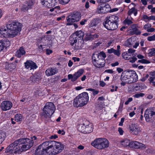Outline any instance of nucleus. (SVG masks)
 Masks as SVG:
<instances>
[{
	"label": "nucleus",
	"mask_w": 155,
	"mask_h": 155,
	"mask_svg": "<svg viewBox=\"0 0 155 155\" xmlns=\"http://www.w3.org/2000/svg\"><path fill=\"white\" fill-rule=\"evenodd\" d=\"M33 142L28 138H21L15 140L6 148L5 152L13 154H19L31 148Z\"/></svg>",
	"instance_id": "1"
},
{
	"label": "nucleus",
	"mask_w": 155,
	"mask_h": 155,
	"mask_svg": "<svg viewBox=\"0 0 155 155\" xmlns=\"http://www.w3.org/2000/svg\"><path fill=\"white\" fill-rule=\"evenodd\" d=\"M119 18L115 15L108 16L105 18L103 23L104 26L107 29L114 30L118 28Z\"/></svg>",
	"instance_id": "2"
},
{
	"label": "nucleus",
	"mask_w": 155,
	"mask_h": 155,
	"mask_svg": "<svg viewBox=\"0 0 155 155\" xmlns=\"http://www.w3.org/2000/svg\"><path fill=\"white\" fill-rule=\"evenodd\" d=\"M106 55L103 51L93 54L92 59L94 65L98 68L104 67L105 64V58Z\"/></svg>",
	"instance_id": "3"
},
{
	"label": "nucleus",
	"mask_w": 155,
	"mask_h": 155,
	"mask_svg": "<svg viewBox=\"0 0 155 155\" xmlns=\"http://www.w3.org/2000/svg\"><path fill=\"white\" fill-rule=\"evenodd\" d=\"M87 93L84 92L76 97L74 100L73 104L77 107H81L87 104L89 101Z\"/></svg>",
	"instance_id": "4"
},
{
	"label": "nucleus",
	"mask_w": 155,
	"mask_h": 155,
	"mask_svg": "<svg viewBox=\"0 0 155 155\" xmlns=\"http://www.w3.org/2000/svg\"><path fill=\"white\" fill-rule=\"evenodd\" d=\"M50 150L49 152L51 155H54L61 153L64 149L63 145L60 142L54 141H47Z\"/></svg>",
	"instance_id": "5"
},
{
	"label": "nucleus",
	"mask_w": 155,
	"mask_h": 155,
	"mask_svg": "<svg viewBox=\"0 0 155 155\" xmlns=\"http://www.w3.org/2000/svg\"><path fill=\"white\" fill-rule=\"evenodd\" d=\"M22 27V24L16 21L9 22L6 25V28L11 34L12 37L17 35L21 31Z\"/></svg>",
	"instance_id": "6"
},
{
	"label": "nucleus",
	"mask_w": 155,
	"mask_h": 155,
	"mask_svg": "<svg viewBox=\"0 0 155 155\" xmlns=\"http://www.w3.org/2000/svg\"><path fill=\"white\" fill-rule=\"evenodd\" d=\"M91 144L97 149L102 150L109 147V143L106 139L99 138L94 140Z\"/></svg>",
	"instance_id": "7"
},
{
	"label": "nucleus",
	"mask_w": 155,
	"mask_h": 155,
	"mask_svg": "<svg viewBox=\"0 0 155 155\" xmlns=\"http://www.w3.org/2000/svg\"><path fill=\"white\" fill-rule=\"evenodd\" d=\"M55 110V106L53 103L47 102L43 108L42 116L45 118H50L54 112Z\"/></svg>",
	"instance_id": "8"
},
{
	"label": "nucleus",
	"mask_w": 155,
	"mask_h": 155,
	"mask_svg": "<svg viewBox=\"0 0 155 155\" xmlns=\"http://www.w3.org/2000/svg\"><path fill=\"white\" fill-rule=\"evenodd\" d=\"M47 141L41 144L35 150V155H51Z\"/></svg>",
	"instance_id": "9"
},
{
	"label": "nucleus",
	"mask_w": 155,
	"mask_h": 155,
	"mask_svg": "<svg viewBox=\"0 0 155 155\" xmlns=\"http://www.w3.org/2000/svg\"><path fill=\"white\" fill-rule=\"evenodd\" d=\"M81 18L80 13L78 12H74L70 14L66 18L67 25H71L73 23L78 21Z\"/></svg>",
	"instance_id": "10"
},
{
	"label": "nucleus",
	"mask_w": 155,
	"mask_h": 155,
	"mask_svg": "<svg viewBox=\"0 0 155 155\" xmlns=\"http://www.w3.org/2000/svg\"><path fill=\"white\" fill-rule=\"evenodd\" d=\"M129 132L133 135H139L141 130L139 125L136 124H132L129 127Z\"/></svg>",
	"instance_id": "11"
},
{
	"label": "nucleus",
	"mask_w": 155,
	"mask_h": 155,
	"mask_svg": "<svg viewBox=\"0 0 155 155\" xmlns=\"http://www.w3.org/2000/svg\"><path fill=\"white\" fill-rule=\"evenodd\" d=\"M155 114V112L153 109L147 108L145 112L144 117L146 121L148 122H152L153 120L152 118L153 115Z\"/></svg>",
	"instance_id": "12"
},
{
	"label": "nucleus",
	"mask_w": 155,
	"mask_h": 155,
	"mask_svg": "<svg viewBox=\"0 0 155 155\" xmlns=\"http://www.w3.org/2000/svg\"><path fill=\"white\" fill-rule=\"evenodd\" d=\"M84 72V70L83 69H80L73 75L68 74V79L71 80L72 81H74L83 74Z\"/></svg>",
	"instance_id": "13"
},
{
	"label": "nucleus",
	"mask_w": 155,
	"mask_h": 155,
	"mask_svg": "<svg viewBox=\"0 0 155 155\" xmlns=\"http://www.w3.org/2000/svg\"><path fill=\"white\" fill-rule=\"evenodd\" d=\"M12 103L10 101H5L1 104V108L3 111H6L10 110L12 107Z\"/></svg>",
	"instance_id": "14"
},
{
	"label": "nucleus",
	"mask_w": 155,
	"mask_h": 155,
	"mask_svg": "<svg viewBox=\"0 0 155 155\" xmlns=\"http://www.w3.org/2000/svg\"><path fill=\"white\" fill-rule=\"evenodd\" d=\"M110 6L108 4L105 5L103 7L98 6L96 12L98 14H104L109 11Z\"/></svg>",
	"instance_id": "15"
},
{
	"label": "nucleus",
	"mask_w": 155,
	"mask_h": 155,
	"mask_svg": "<svg viewBox=\"0 0 155 155\" xmlns=\"http://www.w3.org/2000/svg\"><path fill=\"white\" fill-rule=\"evenodd\" d=\"M7 28H0V37L2 38H12Z\"/></svg>",
	"instance_id": "16"
},
{
	"label": "nucleus",
	"mask_w": 155,
	"mask_h": 155,
	"mask_svg": "<svg viewBox=\"0 0 155 155\" xmlns=\"http://www.w3.org/2000/svg\"><path fill=\"white\" fill-rule=\"evenodd\" d=\"M56 3V0H41L42 5L49 8L54 6Z\"/></svg>",
	"instance_id": "17"
},
{
	"label": "nucleus",
	"mask_w": 155,
	"mask_h": 155,
	"mask_svg": "<svg viewBox=\"0 0 155 155\" xmlns=\"http://www.w3.org/2000/svg\"><path fill=\"white\" fill-rule=\"evenodd\" d=\"M130 147L136 149H144L146 147L145 145L136 141H133L131 142Z\"/></svg>",
	"instance_id": "18"
},
{
	"label": "nucleus",
	"mask_w": 155,
	"mask_h": 155,
	"mask_svg": "<svg viewBox=\"0 0 155 155\" xmlns=\"http://www.w3.org/2000/svg\"><path fill=\"white\" fill-rule=\"evenodd\" d=\"M131 29L130 30V33L131 35H139L141 32L138 29L139 27L137 24H134L131 25Z\"/></svg>",
	"instance_id": "19"
},
{
	"label": "nucleus",
	"mask_w": 155,
	"mask_h": 155,
	"mask_svg": "<svg viewBox=\"0 0 155 155\" xmlns=\"http://www.w3.org/2000/svg\"><path fill=\"white\" fill-rule=\"evenodd\" d=\"M25 67L27 69L31 70L32 69H36L37 66L35 63L32 61L28 60L25 63Z\"/></svg>",
	"instance_id": "20"
},
{
	"label": "nucleus",
	"mask_w": 155,
	"mask_h": 155,
	"mask_svg": "<svg viewBox=\"0 0 155 155\" xmlns=\"http://www.w3.org/2000/svg\"><path fill=\"white\" fill-rule=\"evenodd\" d=\"M84 125H85V134H89L93 130V126L91 124L87 121H84Z\"/></svg>",
	"instance_id": "21"
},
{
	"label": "nucleus",
	"mask_w": 155,
	"mask_h": 155,
	"mask_svg": "<svg viewBox=\"0 0 155 155\" xmlns=\"http://www.w3.org/2000/svg\"><path fill=\"white\" fill-rule=\"evenodd\" d=\"M58 72V70L56 68H50L47 69L45 73L48 76H52L54 75Z\"/></svg>",
	"instance_id": "22"
},
{
	"label": "nucleus",
	"mask_w": 155,
	"mask_h": 155,
	"mask_svg": "<svg viewBox=\"0 0 155 155\" xmlns=\"http://www.w3.org/2000/svg\"><path fill=\"white\" fill-rule=\"evenodd\" d=\"M130 78V83H134L136 82L138 80L137 75L136 72L134 71H131Z\"/></svg>",
	"instance_id": "23"
},
{
	"label": "nucleus",
	"mask_w": 155,
	"mask_h": 155,
	"mask_svg": "<svg viewBox=\"0 0 155 155\" xmlns=\"http://www.w3.org/2000/svg\"><path fill=\"white\" fill-rule=\"evenodd\" d=\"M25 51L23 47H21L19 50L16 51L15 55L18 58H20L22 56L25 54Z\"/></svg>",
	"instance_id": "24"
},
{
	"label": "nucleus",
	"mask_w": 155,
	"mask_h": 155,
	"mask_svg": "<svg viewBox=\"0 0 155 155\" xmlns=\"http://www.w3.org/2000/svg\"><path fill=\"white\" fill-rule=\"evenodd\" d=\"M78 38L75 35H71L70 38L69 40L71 45L73 46L77 42Z\"/></svg>",
	"instance_id": "25"
},
{
	"label": "nucleus",
	"mask_w": 155,
	"mask_h": 155,
	"mask_svg": "<svg viewBox=\"0 0 155 155\" xmlns=\"http://www.w3.org/2000/svg\"><path fill=\"white\" fill-rule=\"evenodd\" d=\"M145 87V85L142 84H137L134 87V90L137 91H141L142 89H144Z\"/></svg>",
	"instance_id": "26"
},
{
	"label": "nucleus",
	"mask_w": 155,
	"mask_h": 155,
	"mask_svg": "<svg viewBox=\"0 0 155 155\" xmlns=\"http://www.w3.org/2000/svg\"><path fill=\"white\" fill-rule=\"evenodd\" d=\"M120 143L121 144L124 146L126 147L129 146L130 147L131 142L130 141L127 139H125L124 140L120 141Z\"/></svg>",
	"instance_id": "27"
},
{
	"label": "nucleus",
	"mask_w": 155,
	"mask_h": 155,
	"mask_svg": "<svg viewBox=\"0 0 155 155\" xmlns=\"http://www.w3.org/2000/svg\"><path fill=\"white\" fill-rule=\"evenodd\" d=\"M73 35H75L77 37V38H81L83 39V36L84 35V32L81 31H76Z\"/></svg>",
	"instance_id": "28"
},
{
	"label": "nucleus",
	"mask_w": 155,
	"mask_h": 155,
	"mask_svg": "<svg viewBox=\"0 0 155 155\" xmlns=\"http://www.w3.org/2000/svg\"><path fill=\"white\" fill-rule=\"evenodd\" d=\"M131 55L129 54L127 52H124L122 54L123 58L126 60H128L131 58Z\"/></svg>",
	"instance_id": "29"
},
{
	"label": "nucleus",
	"mask_w": 155,
	"mask_h": 155,
	"mask_svg": "<svg viewBox=\"0 0 155 155\" xmlns=\"http://www.w3.org/2000/svg\"><path fill=\"white\" fill-rule=\"evenodd\" d=\"M133 13L134 16H136L137 14V11L134 8H132L130 9L128 11V15L130 16Z\"/></svg>",
	"instance_id": "30"
},
{
	"label": "nucleus",
	"mask_w": 155,
	"mask_h": 155,
	"mask_svg": "<svg viewBox=\"0 0 155 155\" xmlns=\"http://www.w3.org/2000/svg\"><path fill=\"white\" fill-rule=\"evenodd\" d=\"M6 137L5 133L0 131V144L4 140Z\"/></svg>",
	"instance_id": "31"
},
{
	"label": "nucleus",
	"mask_w": 155,
	"mask_h": 155,
	"mask_svg": "<svg viewBox=\"0 0 155 155\" xmlns=\"http://www.w3.org/2000/svg\"><path fill=\"white\" fill-rule=\"evenodd\" d=\"M85 125H84V122L83 124L80 125L78 127V129L81 132L85 134Z\"/></svg>",
	"instance_id": "32"
},
{
	"label": "nucleus",
	"mask_w": 155,
	"mask_h": 155,
	"mask_svg": "<svg viewBox=\"0 0 155 155\" xmlns=\"http://www.w3.org/2000/svg\"><path fill=\"white\" fill-rule=\"evenodd\" d=\"M98 23V20L97 19H94L92 20L89 24L90 27L96 26Z\"/></svg>",
	"instance_id": "33"
},
{
	"label": "nucleus",
	"mask_w": 155,
	"mask_h": 155,
	"mask_svg": "<svg viewBox=\"0 0 155 155\" xmlns=\"http://www.w3.org/2000/svg\"><path fill=\"white\" fill-rule=\"evenodd\" d=\"M141 1L143 4L145 5L147 4V1L149 2L151 4L155 3V0H141Z\"/></svg>",
	"instance_id": "34"
},
{
	"label": "nucleus",
	"mask_w": 155,
	"mask_h": 155,
	"mask_svg": "<svg viewBox=\"0 0 155 155\" xmlns=\"http://www.w3.org/2000/svg\"><path fill=\"white\" fill-rule=\"evenodd\" d=\"M1 41L4 45V47L7 48L10 45V42L8 40H4Z\"/></svg>",
	"instance_id": "35"
},
{
	"label": "nucleus",
	"mask_w": 155,
	"mask_h": 155,
	"mask_svg": "<svg viewBox=\"0 0 155 155\" xmlns=\"http://www.w3.org/2000/svg\"><path fill=\"white\" fill-rule=\"evenodd\" d=\"M22 116L21 114H17L15 116V121L18 122L22 120Z\"/></svg>",
	"instance_id": "36"
},
{
	"label": "nucleus",
	"mask_w": 155,
	"mask_h": 155,
	"mask_svg": "<svg viewBox=\"0 0 155 155\" xmlns=\"http://www.w3.org/2000/svg\"><path fill=\"white\" fill-rule=\"evenodd\" d=\"M25 4L28 7V9L31 8L34 5L33 2L31 0L26 2Z\"/></svg>",
	"instance_id": "37"
},
{
	"label": "nucleus",
	"mask_w": 155,
	"mask_h": 155,
	"mask_svg": "<svg viewBox=\"0 0 155 155\" xmlns=\"http://www.w3.org/2000/svg\"><path fill=\"white\" fill-rule=\"evenodd\" d=\"M149 55L150 56L155 55V48L150 49L149 50Z\"/></svg>",
	"instance_id": "38"
},
{
	"label": "nucleus",
	"mask_w": 155,
	"mask_h": 155,
	"mask_svg": "<svg viewBox=\"0 0 155 155\" xmlns=\"http://www.w3.org/2000/svg\"><path fill=\"white\" fill-rule=\"evenodd\" d=\"M123 72L124 74V76H126L128 79L130 80V75H131L130 74L131 71H124Z\"/></svg>",
	"instance_id": "39"
},
{
	"label": "nucleus",
	"mask_w": 155,
	"mask_h": 155,
	"mask_svg": "<svg viewBox=\"0 0 155 155\" xmlns=\"http://www.w3.org/2000/svg\"><path fill=\"white\" fill-rule=\"evenodd\" d=\"M128 80L129 79L127 78L126 76H124V74L122 72L120 77L121 81H126L127 82V80Z\"/></svg>",
	"instance_id": "40"
},
{
	"label": "nucleus",
	"mask_w": 155,
	"mask_h": 155,
	"mask_svg": "<svg viewBox=\"0 0 155 155\" xmlns=\"http://www.w3.org/2000/svg\"><path fill=\"white\" fill-rule=\"evenodd\" d=\"M110 91L111 92H113L114 91H117L118 87L117 86L115 87L114 85H112L110 87Z\"/></svg>",
	"instance_id": "41"
},
{
	"label": "nucleus",
	"mask_w": 155,
	"mask_h": 155,
	"mask_svg": "<svg viewBox=\"0 0 155 155\" xmlns=\"http://www.w3.org/2000/svg\"><path fill=\"white\" fill-rule=\"evenodd\" d=\"M137 59L136 58L134 57V56L132 54V55H131V58L128 59L129 60V62L131 63H134V62L137 60Z\"/></svg>",
	"instance_id": "42"
},
{
	"label": "nucleus",
	"mask_w": 155,
	"mask_h": 155,
	"mask_svg": "<svg viewBox=\"0 0 155 155\" xmlns=\"http://www.w3.org/2000/svg\"><path fill=\"white\" fill-rule=\"evenodd\" d=\"M87 90L93 92V94L94 95H95L99 93V91L96 90L95 89H93L88 88Z\"/></svg>",
	"instance_id": "43"
},
{
	"label": "nucleus",
	"mask_w": 155,
	"mask_h": 155,
	"mask_svg": "<svg viewBox=\"0 0 155 155\" xmlns=\"http://www.w3.org/2000/svg\"><path fill=\"white\" fill-rule=\"evenodd\" d=\"M138 62L144 64H149L150 63V62L149 61L145 59H142L141 60H139Z\"/></svg>",
	"instance_id": "44"
},
{
	"label": "nucleus",
	"mask_w": 155,
	"mask_h": 155,
	"mask_svg": "<svg viewBox=\"0 0 155 155\" xmlns=\"http://www.w3.org/2000/svg\"><path fill=\"white\" fill-rule=\"evenodd\" d=\"M38 78L37 77L36 75H32L30 78V80L32 81H35L38 80Z\"/></svg>",
	"instance_id": "45"
},
{
	"label": "nucleus",
	"mask_w": 155,
	"mask_h": 155,
	"mask_svg": "<svg viewBox=\"0 0 155 155\" xmlns=\"http://www.w3.org/2000/svg\"><path fill=\"white\" fill-rule=\"evenodd\" d=\"M70 0H59V3L62 5H65L68 3Z\"/></svg>",
	"instance_id": "46"
},
{
	"label": "nucleus",
	"mask_w": 155,
	"mask_h": 155,
	"mask_svg": "<svg viewBox=\"0 0 155 155\" xmlns=\"http://www.w3.org/2000/svg\"><path fill=\"white\" fill-rule=\"evenodd\" d=\"M124 23L125 24H127V25H130L132 23H133V22L130 19H128L127 18L124 21Z\"/></svg>",
	"instance_id": "47"
},
{
	"label": "nucleus",
	"mask_w": 155,
	"mask_h": 155,
	"mask_svg": "<svg viewBox=\"0 0 155 155\" xmlns=\"http://www.w3.org/2000/svg\"><path fill=\"white\" fill-rule=\"evenodd\" d=\"M28 9V7L25 4L24 5H23L21 8V10L23 12H25Z\"/></svg>",
	"instance_id": "48"
},
{
	"label": "nucleus",
	"mask_w": 155,
	"mask_h": 155,
	"mask_svg": "<svg viewBox=\"0 0 155 155\" xmlns=\"http://www.w3.org/2000/svg\"><path fill=\"white\" fill-rule=\"evenodd\" d=\"M149 81L150 83H152L153 84V85L155 86V79L150 77L149 79Z\"/></svg>",
	"instance_id": "49"
},
{
	"label": "nucleus",
	"mask_w": 155,
	"mask_h": 155,
	"mask_svg": "<svg viewBox=\"0 0 155 155\" xmlns=\"http://www.w3.org/2000/svg\"><path fill=\"white\" fill-rule=\"evenodd\" d=\"M92 35H90L88 36H87L85 38V39L86 41H92L93 39Z\"/></svg>",
	"instance_id": "50"
},
{
	"label": "nucleus",
	"mask_w": 155,
	"mask_h": 155,
	"mask_svg": "<svg viewBox=\"0 0 155 155\" xmlns=\"http://www.w3.org/2000/svg\"><path fill=\"white\" fill-rule=\"evenodd\" d=\"M147 40L150 41L155 40V35L151 36L148 37L147 38Z\"/></svg>",
	"instance_id": "51"
},
{
	"label": "nucleus",
	"mask_w": 155,
	"mask_h": 155,
	"mask_svg": "<svg viewBox=\"0 0 155 155\" xmlns=\"http://www.w3.org/2000/svg\"><path fill=\"white\" fill-rule=\"evenodd\" d=\"M144 95V94L142 93H140L136 94L135 95L134 97L136 98H138L140 97H143Z\"/></svg>",
	"instance_id": "52"
},
{
	"label": "nucleus",
	"mask_w": 155,
	"mask_h": 155,
	"mask_svg": "<svg viewBox=\"0 0 155 155\" xmlns=\"http://www.w3.org/2000/svg\"><path fill=\"white\" fill-rule=\"evenodd\" d=\"M114 53L118 56H119L120 54V51L114 49Z\"/></svg>",
	"instance_id": "53"
},
{
	"label": "nucleus",
	"mask_w": 155,
	"mask_h": 155,
	"mask_svg": "<svg viewBox=\"0 0 155 155\" xmlns=\"http://www.w3.org/2000/svg\"><path fill=\"white\" fill-rule=\"evenodd\" d=\"M110 0H97V2L99 3H104L108 2Z\"/></svg>",
	"instance_id": "54"
},
{
	"label": "nucleus",
	"mask_w": 155,
	"mask_h": 155,
	"mask_svg": "<svg viewBox=\"0 0 155 155\" xmlns=\"http://www.w3.org/2000/svg\"><path fill=\"white\" fill-rule=\"evenodd\" d=\"M87 20L86 19H83L80 22V24L81 25H84L85 24V23L87 22Z\"/></svg>",
	"instance_id": "55"
},
{
	"label": "nucleus",
	"mask_w": 155,
	"mask_h": 155,
	"mask_svg": "<svg viewBox=\"0 0 155 155\" xmlns=\"http://www.w3.org/2000/svg\"><path fill=\"white\" fill-rule=\"evenodd\" d=\"M133 100V98L132 97L129 98L127 101H126L125 103V105H127L129 104V103L131 101Z\"/></svg>",
	"instance_id": "56"
},
{
	"label": "nucleus",
	"mask_w": 155,
	"mask_h": 155,
	"mask_svg": "<svg viewBox=\"0 0 155 155\" xmlns=\"http://www.w3.org/2000/svg\"><path fill=\"white\" fill-rule=\"evenodd\" d=\"M118 130L120 135H122L123 134L124 131L123 130L122 128L120 127H119L118 129Z\"/></svg>",
	"instance_id": "57"
},
{
	"label": "nucleus",
	"mask_w": 155,
	"mask_h": 155,
	"mask_svg": "<svg viewBox=\"0 0 155 155\" xmlns=\"http://www.w3.org/2000/svg\"><path fill=\"white\" fill-rule=\"evenodd\" d=\"M105 72L110 74H113L114 71L112 69H107L105 70Z\"/></svg>",
	"instance_id": "58"
},
{
	"label": "nucleus",
	"mask_w": 155,
	"mask_h": 155,
	"mask_svg": "<svg viewBox=\"0 0 155 155\" xmlns=\"http://www.w3.org/2000/svg\"><path fill=\"white\" fill-rule=\"evenodd\" d=\"M151 27V24H147L144 25V26H143V28L144 29H146L150 27Z\"/></svg>",
	"instance_id": "59"
},
{
	"label": "nucleus",
	"mask_w": 155,
	"mask_h": 155,
	"mask_svg": "<svg viewBox=\"0 0 155 155\" xmlns=\"http://www.w3.org/2000/svg\"><path fill=\"white\" fill-rule=\"evenodd\" d=\"M2 42L1 41H0V52L2 51L4 48Z\"/></svg>",
	"instance_id": "60"
},
{
	"label": "nucleus",
	"mask_w": 155,
	"mask_h": 155,
	"mask_svg": "<svg viewBox=\"0 0 155 155\" xmlns=\"http://www.w3.org/2000/svg\"><path fill=\"white\" fill-rule=\"evenodd\" d=\"M124 118H121V119L119 123V125L122 126L123 125V123L124 122Z\"/></svg>",
	"instance_id": "61"
},
{
	"label": "nucleus",
	"mask_w": 155,
	"mask_h": 155,
	"mask_svg": "<svg viewBox=\"0 0 155 155\" xmlns=\"http://www.w3.org/2000/svg\"><path fill=\"white\" fill-rule=\"evenodd\" d=\"M114 49L113 48H112L110 49H108L107 50V52L109 54H111L112 53H114Z\"/></svg>",
	"instance_id": "62"
},
{
	"label": "nucleus",
	"mask_w": 155,
	"mask_h": 155,
	"mask_svg": "<svg viewBox=\"0 0 155 155\" xmlns=\"http://www.w3.org/2000/svg\"><path fill=\"white\" fill-rule=\"evenodd\" d=\"M135 51V50L132 49H129L127 52H128L129 54L132 53L134 52Z\"/></svg>",
	"instance_id": "63"
},
{
	"label": "nucleus",
	"mask_w": 155,
	"mask_h": 155,
	"mask_svg": "<svg viewBox=\"0 0 155 155\" xmlns=\"http://www.w3.org/2000/svg\"><path fill=\"white\" fill-rule=\"evenodd\" d=\"M52 52V50H49V49H47L46 50V54L47 55H49L50 54H51Z\"/></svg>",
	"instance_id": "64"
}]
</instances>
